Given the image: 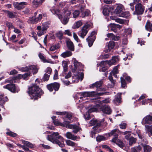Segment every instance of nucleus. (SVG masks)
<instances>
[{"label":"nucleus","mask_w":152,"mask_h":152,"mask_svg":"<svg viewBox=\"0 0 152 152\" xmlns=\"http://www.w3.org/2000/svg\"><path fill=\"white\" fill-rule=\"evenodd\" d=\"M80 14L79 11L77 10H75L73 13V17L74 18H77Z\"/></svg>","instance_id":"50"},{"label":"nucleus","mask_w":152,"mask_h":152,"mask_svg":"<svg viewBox=\"0 0 152 152\" xmlns=\"http://www.w3.org/2000/svg\"><path fill=\"white\" fill-rule=\"evenodd\" d=\"M109 10L108 9L107 7H105L104 8L103 10V14L105 15H108L109 13Z\"/></svg>","instance_id":"53"},{"label":"nucleus","mask_w":152,"mask_h":152,"mask_svg":"<svg viewBox=\"0 0 152 152\" xmlns=\"http://www.w3.org/2000/svg\"><path fill=\"white\" fill-rule=\"evenodd\" d=\"M145 127L148 131L151 134L149 136L151 137V135H152V125L151 126H145Z\"/></svg>","instance_id":"47"},{"label":"nucleus","mask_w":152,"mask_h":152,"mask_svg":"<svg viewBox=\"0 0 152 152\" xmlns=\"http://www.w3.org/2000/svg\"><path fill=\"white\" fill-rule=\"evenodd\" d=\"M120 128L122 129H126L127 126V124L126 123H121L119 125Z\"/></svg>","instance_id":"57"},{"label":"nucleus","mask_w":152,"mask_h":152,"mask_svg":"<svg viewBox=\"0 0 152 152\" xmlns=\"http://www.w3.org/2000/svg\"><path fill=\"white\" fill-rule=\"evenodd\" d=\"M66 136L68 139L75 140H76L80 139V137H77L75 135L73 134L70 132H67L66 133Z\"/></svg>","instance_id":"14"},{"label":"nucleus","mask_w":152,"mask_h":152,"mask_svg":"<svg viewBox=\"0 0 152 152\" xmlns=\"http://www.w3.org/2000/svg\"><path fill=\"white\" fill-rule=\"evenodd\" d=\"M100 110L103 113L108 114H110L111 113L112 110L110 107L108 106L105 105L100 107Z\"/></svg>","instance_id":"13"},{"label":"nucleus","mask_w":152,"mask_h":152,"mask_svg":"<svg viewBox=\"0 0 152 152\" xmlns=\"http://www.w3.org/2000/svg\"><path fill=\"white\" fill-rule=\"evenodd\" d=\"M109 57V55L108 54H102L100 56V58L102 59L108 58Z\"/></svg>","instance_id":"46"},{"label":"nucleus","mask_w":152,"mask_h":152,"mask_svg":"<svg viewBox=\"0 0 152 152\" xmlns=\"http://www.w3.org/2000/svg\"><path fill=\"white\" fill-rule=\"evenodd\" d=\"M95 39L96 37H91L90 36H88L86 39V40L88 42V46L90 47L92 46Z\"/></svg>","instance_id":"24"},{"label":"nucleus","mask_w":152,"mask_h":152,"mask_svg":"<svg viewBox=\"0 0 152 152\" xmlns=\"http://www.w3.org/2000/svg\"><path fill=\"white\" fill-rule=\"evenodd\" d=\"M144 152H150L152 149L150 146L146 145H143Z\"/></svg>","instance_id":"29"},{"label":"nucleus","mask_w":152,"mask_h":152,"mask_svg":"<svg viewBox=\"0 0 152 152\" xmlns=\"http://www.w3.org/2000/svg\"><path fill=\"white\" fill-rule=\"evenodd\" d=\"M145 27L147 30L150 31H152V22L151 23L150 21H148L146 22Z\"/></svg>","instance_id":"26"},{"label":"nucleus","mask_w":152,"mask_h":152,"mask_svg":"<svg viewBox=\"0 0 152 152\" xmlns=\"http://www.w3.org/2000/svg\"><path fill=\"white\" fill-rule=\"evenodd\" d=\"M22 142L26 146L30 148H34L33 145L30 142L25 140H23Z\"/></svg>","instance_id":"35"},{"label":"nucleus","mask_w":152,"mask_h":152,"mask_svg":"<svg viewBox=\"0 0 152 152\" xmlns=\"http://www.w3.org/2000/svg\"><path fill=\"white\" fill-rule=\"evenodd\" d=\"M64 13H65V15L64 16L66 17H68L71 14V12L69 10H66L64 11Z\"/></svg>","instance_id":"64"},{"label":"nucleus","mask_w":152,"mask_h":152,"mask_svg":"<svg viewBox=\"0 0 152 152\" xmlns=\"http://www.w3.org/2000/svg\"><path fill=\"white\" fill-rule=\"evenodd\" d=\"M72 53L69 51H67L62 53L61 55L63 58H66L72 55Z\"/></svg>","instance_id":"28"},{"label":"nucleus","mask_w":152,"mask_h":152,"mask_svg":"<svg viewBox=\"0 0 152 152\" xmlns=\"http://www.w3.org/2000/svg\"><path fill=\"white\" fill-rule=\"evenodd\" d=\"M50 10L53 14L57 15L60 19L62 18V16L60 12V10H59L51 9Z\"/></svg>","instance_id":"20"},{"label":"nucleus","mask_w":152,"mask_h":152,"mask_svg":"<svg viewBox=\"0 0 152 152\" xmlns=\"http://www.w3.org/2000/svg\"><path fill=\"white\" fill-rule=\"evenodd\" d=\"M19 69L20 71L24 72H28L29 70H32L33 74L36 73L38 71V69L36 66L34 65H31L25 67H20Z\"/></svg>","instance_id":"4"},{"label":"nucleus","mask_w":152,"mask_h":152,"mask_svg":"<svg viewBox=\"0 0 152 152\" xmlns=\"http://www.w3.org/2000/svg\"><path fill=\"white\" fill-rule=\"evenodd\" d=\"M56 35L57 37H58L60 39H63V33H62L61 31H59L57 34Z\"/></svg>","instance_id":"51"},{"label":"nucleus","mask_w":152,"mask_h":152,"mask_svg":"<svg viewBox=\"0 0 152 152\" xmlns=\"http://www.w3.org/2000/svg\"><path fill=\"white\" fill-rule=\"evenodd\" d=\"M73 61L75 67L72 69V72H75L77 69H79L81 63L78 62L75 59H74Z\"/></svg>","instance_id":"22"},{"label":"nucleus","mask_w":152,"mask_h":152,"mask_svg":"<svg viewBox=\"0 0 152 152\" xmlns=\"http://www.w3.org/2000/svg\"><path fill=\"white\" fill-rule=\"evenodd\" d=\"M67 47L68 49L72 51L74 50V44L70 39H68L66 42Z\"/></svg>","instance_id":"16"},{"label":"nucleus","mask_w":152,"mask_h":152,"mask_svg":"<svg viewBox=\"0 0 152 152\" xmlns=\"http://www.w3.org/2000/svg\"><path fill=\"white\" fill-rule=\"evenodd\" d=\"M97 110V108H96L95 107L93 106L89 108V109L88 112V113H91L93 112L96 111Z\"/></svg>","instance_id":"41"},{"label":"nucleus","mask_w":152,"mask_h":152,"mask_svg":"<svg viewBox=\"0 0 152 152\" xmlns=\"http://www.w3.org/2000/svg\"><path fill=\"white\" fill-rule=\"evenodd\" d=\"M119 131L118 129H115L112 130L110 133H108L109 136L114 135V137L112 140V141L114 142H116L118 137V133Z\"/></svg>","instance_id":"9"},{"label":"nucleus","mask_w":152,"mask_h":152,"mask_svg":"<svg viewBox=\"0 0 152 152\" xmlns=\"http://www.w3.org/2000/svg\"><path fill=\"white\" fill-rule=\"evenodd\" d=\"M106 138L102 135H98L96 137V141L98 142H100L102 140H105Z\"/></svg>","instance_id":"39"},{"label":"nucleus","mask_w":152,"mask_h":152,"mask_svg":"<svg viewBox=\"0 0 152 152\" xmlns=\"http://www.w3.org/2000/svg\"><path fill=\"white\" fill-rule=\"evenodd\" d=\"M59 47L58 45H53L51 46L50 48V50L52 51H54L56 49H57L59 48Z\"/></svg>","instance_id":"43"},{"label":"nucleus","mask_w":152,"mask_h":152,"mask_svg":"<svg viewBox=\"0 0 152 152\" xmlns=\"http://www.w3.org/2000/svg\"><path fill=\"white\" fill-rule=\"evenodd\" d=\"M4 12L7 14L8 17L12 18L16 17L15 12H10L8 10H5Z\"/></svg>","instance_id":"23"},{"label":"nucleus","mask_w":152,"mask_h":152,"mask_svg":"<svg viewBox=\"0 0 152 152\" xmlns=\"http://www.w3.org/2000/svg\"><path fill=\"white\" fill-rule=\"evenodd\" d=\"M8 100L7 97L3 94L0 95V105H2Z\"/></svg>","instance_id":"25"},{"label":"nucleus","mask_w":152,"mask_h":152,"mask_svg":"<svg viewBox=\"0 0 152 152\" xmlns=\"http://www.w3.org/2000/svg\"><path fill=\"white\" fill-rule=\"evenodd\" d=\"M82 25V23L80 20L78 21L76 23V27L77 28H79Z\"/></svg>","instance_id":"61"},{"label":"nucleus","mask_w":152,"mask_h":152,"mask_svg":"<svg viewBox=\"0 0 152 152\" xmlns=\"http://www.w3.org/2000/svg\"><path fill=\"white\" fill-rule=\"evenodd\" d=\"M130 15V14L129 12H122V13L120 15L119 17L128 18Z\"/></svg>","instance_id":"30"},{"label":"nucleus","mask_w":152,"mask_h":152,"mask_svg":"<svg viewBox=\"0 0 152 152\" xmlns=\"http://www.w3.org/2000/svg\"><path fill=\"white\" fill-rule=\"evenodd\" d=\"M96 87L97 88V90L99 91H105V89L104 88H102L101 86L102 85V82L101 81H99L96 82L95 83Z\"/></svg>","instance_id":"19"},{"label":"nucleus","mask_w":152,"mask_h":152,"mask_svg":"<svg viewBox=\"0 0 152 152\" xmlns=\"http://www.w3.org/2000/svg\"><path fill=\"white\" fill-rule=\"evenodd\" d=\"M31 73L30 72H28L27 73H25L24 74L21 75H19L18 76L15 77H14V79H16V78H20L21 77H23L24 79L25 80L26 79L27 77L28 76H30Z\"/></svg>","instance_id":"27"},{"label":"nucleus","mask_w":152,"mask_h":152,"mask_svg":"<svg viewBox=\"0 0 152 152\" xmlns=\"http://www.w3.org/2000/svg\"><path fill=\"white\" fill-rule=\"evenodd\" d=\"M118 61V59L117 57L114 56L112 57V59L109 61H102L101 62V65H102L103 64H108L109 65H111L114 64L116 62Z\"/></svg>","instance_id":"10"},{"label":"nucleus","mask_w":152,"mask_h":152,"mask_svg":"<svg viewBox=\"0 0 152 152\" xmlns=\"http://www.w3.org/2000/svg\"><path fill=\"white\" fill-rule=\"evenodd\" d=\"M144 11V7L141 3L136 4L135 6V10L133 14L134 15H140L142 14Z\"/></svg>","instance_id":"3"},{"label":"nucleus","mask_w":152,"mask_h":152,"mask_svg":"<svg viewBox=\"0 0 152 152\" xmlns=\"http://www.w3.org/2000/svg\"><path fill=\"white\" fill-rule=\"evenodd\" d=\"M121 94L117 95L115 96V97L114 99V101L115 102H118L120 103L121 102Z\"/></svg>","instance_id":"40"},{"label":"nucleus","mask_w":152,"mask_h":152,"mask_svg":"<svg viewBox=\"0 0 152 152\" xmlns=\"http://www.w3.org/2000/svg\"><path fill=\"white\" fill-rule=\"evenodd\" d=\"M73 37L74 39L77 42H80V40H79V38L76 34L74 32L73 33Z\"/></svg>","instance_id":"59"},{"label":"nucleus","mask_w":152,"mask_h":152,"mask_svg":"<svg viewBox=\"0 0 152 152\" xmlns=\"http://www.w3.org/2000/svg\"><path fill=\"white\" fill-rule=\"evenodd\" d=\"M90 26L89 24H87L84 25L81 28V30L79 32L80 36L82 38H84L87 33L89 28Z\"/></svg>","instance_id":"5"},{"label":"nucleus","mask_w":152,"mask_h":152,"mask_svg":"<svg viewBox=\"0 0 152 152\" xmlns=\"http://www.w3.org/2000/svg\"><path fill=\"white\" fill-rule=\"evenodd\" d=\"M53 122L54 125L56 126H64V124L63 123L59 122L57 119L53 120Z\"/></svg>","instance_id":"42"},{"label":"nucleus","mask_w":152,"mask_h":152,"mask_svg":"<svg viewBox=\"0 0 152 152\" xmlns=\"http://www.w3.org/2000/svg\"><path fill=\"white\" fill-rule=\"evenodd\" d=\"M50 75L47 74H44L43 76V80L44 81H48Z\"/></svg>","instance_id":"56"},{"label":"nucleus","mask_w":152,"mask_h":152,"mask_svg":"<svg viewBox=\"0 0 152 152\" xmlns=\"http://www.w3.org/2000/svg\"><path fill=\"white\" fill-rule=\"evenodd\" d=\"M119 25H116L115 24H113L112 27H111V30L112 31H114L115 32H116V28L118 27Z\"/></svg>","instance_id":"55"},{"label":"nucleus","mask_w":152,"mask_h":152,"mask_svg":"<svg viewBox=\"0 0 152 152\" xmlns=\"http://www.w3.org/2000/svg\"><path fill=\"white\" fill-rule=\"evenodd\" d=\"M42 18V15L41 14H39L38 17L35 18L34 19V22H36L41 20Z\"/></svg>","instance_id":"62"},{"label":"nucleus","mask_w":152,"mask_h":152,"mask_svg":"<svg viewBox=\"0 0 152 152\" xmlns=\"http://www.w3.org/2000/svg\"><path fill=\"white\" fill-rule=\"evenodd\" d=\"M121 86L122 88H124L126 86V83L125 80L123 77H121Z\"/></svg>","instance_id":"45"},{"label":"nucleus","mask_w":152,"mask_h":152,"mask_svg":"<svg viewBox=\"0 0 152 152\" xmlns=\"http://www.w3.org/2000/svg\"><path fill=\"white\" fill-rule=\"evenodd\" d=\"M47 139L53 144L58 145L61 148L65 146L64 138L58 132H53L51 135H48Z\"/></svg>","instance_id":"1"},{"label":"nucleus","mask_w":152,"mask_h":152,"mask_svg":"<svg viewBox=\"0 0 152 152\" xmlns=\"http://www.w3.org/2000/svg\"><path fill=\"white\" fill-rule=\"evenodd\" d=\"M100 126H94L93 127V130L96 133L100 132L101 131V129L99 128Z\"/></svg>","instance_id":"44"},{"label":"nucleus","mask_w":152,"mask_h":152,"mask_svg":"<svg viewBox=\"0 0 152 152\" xmlns=\"http://www.w3.org/2000/svg\"><path fill=\"white\" fill-rule=\"evenodd\" d=\"M112 75L110 74V75L109 76L108 78L109 80L111 82V83L113 84V87L114 86L115 83V81L113 80V78L112 76Z\"/></svg>","instance_id":"58"},{"label":"nucleus","mask_w":152,"mask_h":152,"mask_svg":"<svg viewBox=\"0 0 152 152\" xmlns=\"http://www.w3.org/2000/svg\"><path fill=\"white\" fill-rule=\"evenodd\" d=\"M66 142L67 145L68 146L75 147L77 145V144L69 140H66Z\"/></svg>","instance_id":"31"},{"label":"nucleus","mask_w":152,"mask_h":152,"mask_svg":"<svg viewBox=\"0 0 152 152\" xmlns=\"http://www.w3.org/2000/svg\"><path fill=\"white\" fill-rule=\"evenodd\" d=\"M50 23L48 22L44 23L42 24V29L43 31H45L47 30L49 27L48 25Z\"/></svg>","instance_id":"37"},{"label":"nucleus","mask_w":152,"mask_h":152,"mask_svg":"<svg viewBox=\"0 0 152 152\" xmlns=\"http://www.w3.org/2000/svg\"><path fill=\"white\" fill-rule=\"evenodd\" d=\"M115 46V42L113 41H110L107 45L108 50H110L113 49Z\"/></svg>","instance_id":"34"},{"label":"nucleus","mask_w":152,"mask_h":152,"mask_svg":"<svg viewBox=\"0 0 152 152\" xmlns=\"http://www.w3.org/2000/svg\"><path fill=\"white\" fill-rule=\"evenodd\" d=\"M107 64H103L102 65H101V63L99 64L100 66L101 67L102 71L103 72H105L107 69V68L105 67H104Z\"/></svg>","instance_id":"60"},{"label":"nucleus","mask_w":152,"mask_h":152,"mask_svg":"<svg viewBox=\"0 0 152 152\" xmlns=\"http://www.w3.org/2000/svg\"><path fill=\"white\" fill-rule=\"evenodd\" d=\"M69 128L70 129H73L72 132L75 134L77 133L81 129V128H79L75 124L73 125L72 126H70Z\"/></svg>","instance_id":"21"},{"label":"nucleus","mask_w":152,"mask_h":152,"mask_svg":"<svg viewBox=\"0 0 152 152\" xmlns=\"http://www.w3.org/2000/svg\"><path fill=\"white\" fill-rule=\"evenodd\" d=\"M27 4V3L25 2H22L19 3L15 2L13 3V5L15 8L18 10H20L25 7V5Z\"/></svg>","instance_id":"11"},{"label":"nucleus","mask_w":152,"mask_h":152,"mask_svg":"<svg viewBox=\"0 0 152 152\" xmlns=\"http://www.w3.org/2000/svg\"><path fill=\"white\" fill-rule=\"evenodd\" d=\"M69 18L68 17H66L64 16L63 20L62 21V23L64 24H66L69 21Z\"/></svg>","instance_id":"54"},{"label":"nucleus","mask_w":152,"mask_h":152,"mask_svg":"<svg viewBox=\"0 0 152 152\" xmlns=\"http://www.w3.org/2000/svg\"><path fill=\"white\" fill-rule=\"evenodd\" d=\"M80 10V17L82 18H84L85 17L87 16L90 13V12L89 10H84L83 8L82 7H81Z\"/></svg>","instance_id":"17"},{"label":"nucleus","mask_w":152,"mask_h":152,"mask_svg":"<svg viewBox=\"0 0 152 152\" xmlns=\"http://www.w3.org/2000/svg\"><path fill=\"white\" fill-rule=\"evenodd\" d=\"M60 84L57 83H54L47 85V87L50 91H52L53 89L55 91L58 90L60 87Z\"/></svg>","instance_id":"8"},{"label":"nucleus","mask_w":152,"mask_h":152,"mask_svg":"<svg viewBox=\"0 0 152 152\" xmlns=\"http://www.w3.org/2000/svg\"><path fill=\"white\" fill-rule=\"evenodd\" d=\"M125 32L126 35H128L130 34L132 32V30L131 28H129L125 29Z\"/></svg>","instance_id":"63"},{"label":"nucleus","mask_w":152,"mask_h":152,"mask_svg":"<svg viewBox=\"0 0 152 152\" xmlns=\"http://www.w3.org/2000/svg\"><path fill=\"white\" fill-rule=\"evenodd\" d=\"M145 124H152V116L148 115L143 119Z\"/></svg>","instance_id":"18"},{"label":"nucleus","mask_w":152,"mask_h":152,"mask_svg":"<svg viewBox=\"0 0 152 152\" xmlns=\"http://www.w3.org/2000/svg\"><path fill=\"white\" fill-rule=\"evenodd\" d=\"M104 118L102 119V121H97L96 119H92L90 121L89 124L91 126H100L102 122L104 121Z\"/></svg>","instance_id":"12"},{"label":"nucleus","mask_w":152,"mask_h":152,"mask_svg":"<svg viewBox=\"0 0 152 152\" xmlns=\"http://www.w3.org/2000/svg\"><path fill=\"white\" fill-rule=\"evenodd\" d=\"M42 3L41 0H34L32 2L33 5L35 7H38Z\"/></svg>","instance_id":"32"},{"label":"nucleus","mask_w":152,"mask_h":152,"mask_svg":"<svg viewBox=\"0 0 152 152\" xmlns=\"http://www.w3.org/2000/svg\"><path fill=\"white\" fill-rule=\"evenodd\" d=\"M137 140L136 138L133 137H130L129 140V145H132L133 144L135 143Z\"/></svg>","instance_id":"36"},{"label":"nucleus","mask_w":152,"mask_h":152,"mask_svg":"<svg viewBox=\"0 0 152 152\" xmlns=\"http://www.w3.org/2000/svg\"><path fill=\"white\" fill-rule=\"evenodd\" d=\"M123 6L122 5H118L114 11V13L116 15H118L119 16L120 14H121L123 12Z\"/></svg>","instance_id":"15"},{"label":"nucleus","mask_w":152,"mask_h":152,"mask_svg":"<svg viewBox=\"0 0 152 152\" xmlns=\"http://www.w3.org/2000/svg\"><path fill=\"white\" fill-rule=\"evenodd\" d=\"M123 134L126 135L125 136V137L126 139L129 140V137L131 135L130 131H126L123 132Z\"/></svg>","instance_id":"38"},{"label":"nucleus","mask_w":152,"mask_h":152,"mask_svg":"<svg viewBox=\"0 0 152 152\" xmlns=\"http://www.w3.org/2000/svg\"><path fill=\"white\" fill-rule=\"evenodd\" d=\"M115 143H116L118 146L121 148H123L124 146V145L122 142L119 140H118V139H117L116 142Z\"/></svg>","instance_id":"48"},{"label":"nucleus","mask_w":152,"mask_h":152,"mask_svg":"<svg viewBox=\"0 0 152 152\" xmlns=\"http://www.w3.org/2000/svg\"><path fill=\"white\" fill-rule=\"evenodd\" d=\"M104 93H96L95 91L91 92H81L80 93V95L83 96V97H93L94 95L98 94L100 96L102 95Z\"/></svg>","instance_id":"6"},{"label":"nucleus","mask_w":152,"mask_h":152,"mask_svg":"<svg viewBox=\"0 0 152 152\" xmlns=\"http://www.w3.org/2000/svg\"><path fill=\"white\" fill-rule=\"evenodd\" d=\"M28 92L30 94L31 99L34 100L37 99L43 94L42 90L37 84H33L31 87L29 88Z\"/></svg>","instance_id":"2"},{"label":"nucleus","mask_w":152,"mask_h":152,"mask_svg":"<svg viewBox=\"0 0 152 152\" xmlns=\"http://www.w3.org/2000/svg\"><path fill=\"white\" fill-rule=\"evenodd\" d=\"M4 88L9 90L10 91L13 93L18 92L19 91L18 89L15 86V84H9L3 87Z\"/></svg>","instance_id":"7"},{"label":"nucleus","mask_w":152,"mask_h":152,"mask_svg":"<svg viewBox=\"0 0 152 152\" xmlns=\"http://www.w3.org/2000/svg\"><path fill=\"white\" fill-rule=\"evenodd\" d=\"M119 67V65L115 67L112 71L110 73V74L111 75L115 76V75L118 73V68Z\"/></svg>","instance_id":"33"},{"label":"nucleus","mask_w":152,"mask_h":152,"mask_svg":"<svg viewBox=\"0 0 152 152\" xmlns=\"http://www.w3.org/2000/svg\"><path fill=\"white\" fill-rule=\"evenodd\" d=\"M65 115H66V118H68L69 120L71 119L72 115V114L71 113L66 112V114Z\"/></svg>","instance_id":"52"},{"label":"nucleus","mask_w":152,"mask_h":152,"mask_svg":"<svg viewBox=\"0 0 152 152\" xmlns=\"http://www.w3.org/2000/svg\"><path fill=\"white\" fill-rule=\"evenodd\" d=\"M64 126H63L65 127L66 128L68 129H69V128L70 126H72L73 124H69V122L68 121H65L64 122Z\"/></svg>","instance_id":"49"}]
</instances>
